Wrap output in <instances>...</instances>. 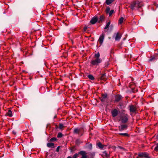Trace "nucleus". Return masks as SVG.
Wrapping results in <instances>:
<instances>
[{"mask_svg": "<svg viewBox=\"0 0 158 158\" xmlns=\"http://www.w3.org/2000/svg\"><path fill=\"white\" fill-rule=\"evenodd\" d=\"M155 150L156 151H158V144H157L155 148Z\"/></svg>", "mask_w": 158, "mask_h": 158, "instance_id": "34", "label": "nucleus"}, {"mask_svg": "<svg viewBox=\"0 0 158 158\" xmlns=\"http://www.w3.org/2000/svg\"><path fill=\"white\" fill-rule=\"evenodd\" d=\"M114 36H115V40H120L121 38L122 34L119 32H117L114 34Z\"/></svg>", "mask_w": 158, "mask_h": 158, "instance_id": "8", "label": "nucleus"}, {"mask_svg": "<svg viewBox=\"0 0 158 158\" xmlns=\"http://www.w3.org/2000/svg\"><path fill=\"white\" fill-rule=\"evenodd\" d=\"M129 110L131 112L134 113L136 110L135 107L133 105H131L129 106Z\"/></svg>", "mask_w": 158, "mask_h": 158, "instance_id": "7", "label": "nucleus"}, {"mask_svg": "<svg viewBox=\"0 0 158 158\" xmlns=\"http://www.w3.org/2000/svg\"><path fill=\"white\" fill-rule=\"evenodd\" d=\"M88 78L91 80H93L94 79V77L93 75H89L88 76Z\"/></svg>", "mask_w": 158, "mask_h": 158, "instance_id": "20", "label": "nucleus"}, {"mask_svg": "<svg viewBox=\"0 0 158 158\" xmlns=\"http://www.w3.org/2000/svg\"><path fill=\"white\" fill-rule=\"evenodd\" d=\"M110 21H109L106 24V25L105 27L104 28L105 29H108L109 27V26L110 25Z\"/></svg>", "mask_w": 158, "mask_h": 158, "instance_id": "19", "label": "nucleus"}, {"mask_svg": "<svg viewBox=\"0 0 158 158\" xmlns=\"http://www.w3.org/2000/svg\"><path fill=\"white\" fill-rule=\"evenodd\" d=\"M142 4L139 2H133L131 5V8L134 10L135 7H140L142 6Z\"/></svg>", "mask_w": 158, "mask_h": 158, "instance_id": "3", "label": "nucleus"}, {"mask_svg": "<svg viewBox=\"0 0 158 158\" xmlns=\"http://www.w3.org/2000/svg\"><path fill=\"white\" fill-rule=\"evenodd\" d=\"M67 158H71V157L70 156H69Z\"/></svg>", "mask_w": 158, "mask_h": 158, "instance_id": "40", "label": "nucleus"}, {"mask_svg": "<svg viewBox=\"0 0 158 158\" xmlns=\"http://www.w3.org/2000/svg\"><path fill=\"white\" fill-rule=\"evenodd\" d=\"M156 138L158 139V135L156 136Z\"/></svg>", "mask_w": 158, "mask_h": 158, "instance_id": "39", "label": "nucleus"}, {"mask_svg": "<svg viewBox=\"0 0 158 158\" xmlns=\"http://www.w3.org/2000/svg\"><path fill=\"white\" fill-rule=\"evenodd\" d=\"M98 145L99 148L101 149L105 148H106V145H102V144L100 142L98 143Z\"/></svg>", "mask_w": 158, "mask_h": 158, "instance_id": "13", "label": "nucleus"}, {"mask_svg": "<svg viewBox=\"0 0 158 158\" xmlns=\"http://www.w3.org/2000/svg\"><path fill=\"white\" fill-rule=\"evenodd\" d=\"M74 133L77 134H81V135H83V133L81 132V129H75L74 130Z\"/></svg>", "mask_w": 158, "mask_h": 158, "instance_id": "9", "label": "nucleus"}, {"mask_svg": "<svg viewBox=\"0 0 158 158\" xmlns=\"http://www.w3.org/2000/svg\"><path fill=\"white\" fill-rule=\"evenodd\" d=\"M138 156L142 158H146L147 157H149L148 154L146 152L139 153L138 154Z\"/></svg>", "mask_w": 158, "mask_h": 158, "instance_id": "4", "label": "nucleus"}, {"mask_svg": "<svg viewBox=\"0 0 158 158\" xmlns=\"http://www.w3.org/2000/svg\"><path fill=\"white\" fill-rule=\"evenodd\" d=\"M59 147H58L57 148V149H56V151L58 152V151H59V149H58V148Z\"/></svg>", "mask_w": 158, "mask_h": 158, "instance_id": "38", "label": "nucleus"}, {"mask_svg": "<svg viewBox=\"0 0 158 158\" xmlns=\"http://www.w3.org/2000/svg\"><path fill=\"white\" fill-rule=\"evenodd\" d=\"M107 97V95L106 94H104L102 95V98L105 99Z\"/></svg>", "mask_w": 158, "mask_h": 158, "instance_id": "28", "label": "nucleus"}, {"mask_svg": "<svg viewBox=\"0 0 158 158\" xmlns=\"http://www.w3.org/2000/svg\"><path fill=\"white\" fill-rule=\"evenodd\" d=\"M119 134L120 135H123L125 136H128V134L126 133H119Z\"/></svg>", "mask_w": 158, "mask_h": 158, "instance_id": "27", "label": "nucleus"}, {"mask_svg": "<svg viewBox=\"0 0 158 158\" xmlns=\"http://www.w3.org/2000/svg\"><path fill=\"white\" fill-rule=\"evenodd\" d=\"M88 148L90 150H91L92 148V144L91 143L89 144L88 145Z\"/></svg>", "mask_w": 158, "mask_h": 158, "instance_id": "21", "label": "nucleus"}, {"mask_svg": "<svg viewBox=\"0 0 158 158\" xmlns=\"http://www.w3.org/2000/svg\"><path fill=\"white\" fill-rule=\"evenodd\" d=\"M63 127H64L63 125L62 124H59V127L60 129H62L63 128Z\"/></svg>", "mask_w": 158, "mask_h": 158, "instance_id": "29", "label": "nucleus"}, {"mask_svg": "<svg viewBox=\"0 0 158 158\" xmlns=\"http://www.w3.org/2000/svg\"><path fill=\"white\" fill-rule=\"evenodd\" d=\"M111 114L113 117H116L118 114V111L116 109H114L111 111Z\"/></svg>", "mask_w": 158, "mask_h": 158, "instance_id": "10", "label": "nucleus"}, {"mask_svg": "<svg viewBox=\"0 0 158 158\" xmlns=\"http://www.w3.org/2000/svg\"><path fill=\"white\" fill-rule=\"evenodd\" d=\"M127 126L125 124L122 125L120 126V128L119 129V131H121L125 129H127Z\"/></svg>", "mask_w": 158, "mask_h": 158, "instance_id": "12", "label": "nucleus"}, {"mask_svg": "<svg viewBox=\"0 0 158 158\" xmlns=\"http://www.w3.org/2000/svg\"><path fill=\"white\" fill-rule=\"evenodd\" d=\"M47 146L49 148H53L54 147V144L53 143H48Z\"/></svg>", "mask_w": 158, "mask_h": 158, "instance_id": "15", "label": "nucleus"}, {"mask_svg": "<svg viewBox=\"0 0 158 158\" xmlns=\"http://www.w3.org/2000/svg\"><path fill=\"white\" fill-rule=\"evenodd\" d=\"M128 119V116L126 114H122L120 117V120L121 121V122L123 123H126Z\"/></svg>", "mask_w": 158, "mask_h": 158, "instance_id": "2", "label": "nucleus"}, {"mask_svg": "<svg viewBox=\"0 0 158 158\" xmlns=\"http://www.w3.org/2000/svg\"><path fill=\"white\" fill-rule=\"evenodd\" d=\"M105 99H104L103 98H102L101 99V101H102V102H104V101H105Z\"/></svg>", "mask_w": 158, "mask_h": 158, "instance_id": "36", "label": "nucleus"}, {"mask_svg": "<svg viewBox=\"0 0 158 158\" xmlns=\"http://www.w3.org/2000/svg\"><path fill=\"white\" fill-rule=\"evenodd\" d=\"M100 55L99 52L95 54L94 55L95 59L91 61V64L93 65H98L102 61V59L100 58Z\"/></svg>", "mask_w": 158, "mask_h": 158, "instance_id": "1", "label": "nucleus"}, {"mask_svg": "<svg viewBox=\"0 0 158 158\" xmlns=\"http://www.w3.org/2000/svg\"><path fill=\"white\" fill-rule=\"evenodd\" d=\"M98 20V18L97 17L94 16L93 17L91 20L90 23L92 24L95 23Z\"/></svg>", "mask_w": 158, "mask_h": 158, "instance_id": "5", "label": "nucleus"}, {"mask_svg": "<svg viewBox=\"0 0 158 158\" xmlns=\"http://www.w3.org/2000/svg\"><path fill=\"white\" fill-rule=\"evenodd\" d=\"M110 11V8L109 7H107L106 9V12L107 13H109Z\"/></svg>", "mask_w": 158, "mask_h": 158, "instance_id": "31", "label": "nucleus"}, {"mask_svg": "<svg viewBox=\"0 0 158 158\" xmlns=\"http://www.w3.org/2000/svg\"><path fill=\"white\" fill-rule=\"evenodd\" d=\"M78 156V154L77 153H76L73 155V158H77V157Z\"/></svg>", "mask_w": 158, "mask_h": 158, "instance_id": "30", "label": "nucleus"}, {"mask_svg": "<svg viewBox=\"0 0 158 158\" xmlns=\"http://www.w3.org/2000/svg\"><path fill=\"white\" fill-rule=\"evenodd\" d=\"M87 26H85L84 27V31L85 32L86 31V30L87 28Z\"/></svg>", "mask_w": 158, "mask_h": 158, "instance_id": "35", "label": "nucleus"}, {"mask_svg": "<svg viewBox=\"0 0 158 158\" xmlns=\"http://www.w3.org/2000/svg\"><path fill=\"white\" fill-rule=\"evenodd\" d=\"M79 154H80L82 156L81 158H87V156L86 155L87 153L85 151H81L79 152Z\"/></svg>", "mask_w": 158, "mask_h": 158, "instance_id": "6", "label": "nucleus"}, {"mask_svg": "<svg viewBox=\"0 0 158 158\" xmlns=\"http://www.w3.org/2000/svg\"><path fill=\"white\" fill-rule=\"evenodd\" d=\"M7 115L10 117H11L12 116V111L10 110H9L7 113Z\"/></svg>", "mask_w": 158, "mask_h": 158, "instance_id": "16", "label": "nucleus"}, {"mask_svg": "<svg viewBox=\"0 0 158 158\" xmlns=\"http://www.w3.org/2000/svg\"><path fill=\"white\" fill-rule=\"evenodd\" d=\"M114 0H106V3L108 5L110 4Z\"/></svg>", "mask_w": 158, "mask_h": 158, "instance_id": "18", "label": "nucleus"}, {"mask_svg": "<svg viewBox=\"0 0 158 158\" xmlns=\"http://www.w3.org/2000/svg\"><path fill=\"white\" fill-rule=\"evenodd\" d=\"M62 134L61 133L59 132L58 134L57 137L58 138H61L62 136Z\"/></svg>", "mask_w": 158, "mask_h": 158, "instance_id": "24", "label": "nucleus"}, {"mask_svg": "<svg viewBox=\"0 0 158 158\" xmlns=\"http://www.w3.org/2000/svg\"><path fill=\"white\" fill-rule=\"evenodd\" d=\"M57 140V139L55 137H53L50 139V141H55Z\"/></svg>", "mask_w": 158, "mask_h": 158, "instance_id": "26", "label": "nucleus"}, {"mask_svg": "<svg viewBox=\"0 0 158 158\" xmlns=\"http://www.w3.org/2000/svg\"><path fill=\"white\" fill-rule=\"evenodd\" d=\"M103 153L104 154V155L106 156L107 157L108 156V155L107 154V153H106V151H104L103 152Z\"/></svg>", "mask_w": 158, "mask_h": 158, "instance_id": "32", "label": "nucleus"}, {"mask_svg": "<svg viewBox=\"0 0 158 158\" xmlns=\"http://www.w3.org/2000/svg\"><path fill=\"white\" fill-rule=\"evenodd\" d=\"M104 19V17L103 15H102L100 16L98 22L99 23L102 22V21H103Z\"/></svg>", "mask_w": 158, "mask_h": 158, "instance_id": "17", "label": "nucleus"}, {"mask_svg": "<svg viewBox=\"0 0 158 158\" xmlns=\"http://www.w3.org/2000/svg\"><path fill=\"white\" fill-rule=\"evenodd\" d=\"M114 12V10H112L110 11L109 13V16H110Z\"/></svg>", "mask_w": 158, "mask_h": 158, "instance_id": "22", "label": "nucleus"}, {"mask_svg": "<svg viewBox=\"0 0 158 158\" xmlns=\"http://www.w3.org/2000/svg\"><path fill=\"white\" fill-rule=\"evenodd\" d=\"M12 133L13 134H15V135H16V132L15 131H12Z\"/></svg>", "mask_w": 158, "mask_h": 158, "instance_id": "37", "label": "nucleus"}, {"mask_svg": "<svg viewBox=\"0 0 158 158\" xmlns=\"http://www.w3.org/2000/svg\"><path fill=\"white\" fill-rule=\"evenodd\" d=\"M123 19H124L123 17H121L119 19V23L120 24H121L123 23Z\"/></svg>", "mask_w": 158, "mask_h": 158, "instance_id": "25", "label": "nucleus"}, {"mask_svg": "<svg viewBox=\"0 0 158 158\" xmlns=\"http://www.w3.org/2000/svg\"><path fill=\"white\" fill-rule=\"evenodd\" d=\"M122 98V97L120 95H117L115 97V101L118 102Z\"/></svg>", "mask_w": 158, "mask_h": 158, "instance_id": "14", "label": "nucleus"}, {"mask_svg": "<svg viewBox=\"0 0 158 158\" xmlns=\"http://www.w3.org/2000/svg\"><path fill=\"white\" fill-rule=\"evenodd\" d=\"M103 40H98V42L101 45L103 43Z\"/></svg>", "mask_w": 158, "mask_h": 158, "instance_id": "33", "label": "nucleus"}, {"mask_svg": "<svg viewBox=\"0 0 158 158\" xmlns=\"http://www.w3.org/2000/svg\"><path fill=\"white\" fill-rule=\"evenodd\" d=\"M104 38V35L103 34H102L100 36L98 40H103Z\"/></svg>", "mask_w": 158, "mask_h": 158, "instance_id": "23", "label": "nucleus"}, {"mask_svg": "<svg viewBox=\"0 0 158 158\" xmlns=\"http://www.w3.org/2000/svg\"><path fill=\"white\" fill-rule=\"evenodd\" d=\"M123 40H125V38H124Z\"/></svg>", "mask_w": 158, "mask_h": 158, "instance_id": "41", "label": "nucleus"}, {"mask_svg": "<svg viewBox=\"0 0 158 158\" xmlns=\"http://www.w3.org/2000/svg\"><path fill=\"white\" fill-rule=\"evenodd\" d=\"M158 58V55L157 54H155L154 56L152 57L149 60V61H152L156 60Z\"/></svg>", "mask_w": 158, "mask_h": 158, "instance_id": "11", "label": "nucleus"}]
</instances>
